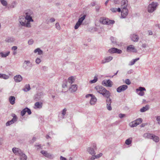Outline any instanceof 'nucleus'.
<instances>
[{"mask_svg":"<svg viewBox=\"0 0 160 160\" xmlns=\"http://www.w3.org/2000/svg\"><path fill=\"white\" fill-rule=\"evenodd\" d=\"M95 89L97 92L102 95L105 98H108L111 96L110 92L102 86H97L95 87Z\"/></svg>","mask_w":160,"mask_h":160,"instance_id":"f257e3e1","label":"nucleus"},{"mask_svg":"<svg viewBox=\"0 0 160 160\" xmlns=\"http://www.w3.org/2000/svg\"><path fill=\"white\" fill-rule=\"evenodd\" d=\"M26 21L24 16H20L18 20L19 26L20 27L30 28L31 27V23L27 22Z\"/></svg>","mask_w":160,"mask_h":160,"instance_id":"f03ea898","label":"nucleus"},{"mask_svg":"<svg viewBox=\"0 0 160 160\" xmlns=\"http://www.w3.org/2000/svg\"><path fill=\"white\" fill-rule=\"evenodd\" d=\"M33 66L32 62L28 60H24L22 64V68L26 70H30Z\"/></svg>","mask_w":160,"mask_h":160,"instance_id":"7ed1b4c3","label":"nucleus"},{"mask_svg":"<svg viewBox=\"0 0 160 160\" xmlns=\"http://www.w3.org/2000/svg\"><path fill=\"white\" fill-rule=\"evenodd\" d=\"M158 2H152L150 4L148 8V11L150 13H152L155 11L157 8V7L158 6Z\"/></svg>","mask_w":160,"mask_h":160,"instance_id":"20e7f679","label":"nucleus"},{"mask_svg":"<svg viewBox=\"0 0 160 160\" xmlns=\"http://www.w3.org/2000/svg\"><path fill=\"white\" fill-rule=\"evenodd\" d=\"M100 23L103 24H113L115 22L113 20H109L108 18H101L100 19Z\"/></svg>","mask_w":160,"mask_h":160,"instance_id":"39448f33","label":"nucleus"},{"mask_svg":"<svg viewBox=\"0 0 160 160\" xmlns=\"http://www.w3.org/2000/svg\"><path fill=\"white\" fill-rule=\"evenodd\" d=\"M32 14V12L30 11L27 12L26 13V16L24 17L26 20H27V22H28L29 23H31L30 22H33V20L32 18V17L31 15Z\"/></svg>","mask_w":160,"mask_h":160,"instance_id":"423d86ee","label":"nucleus"},{"mask_svg":"<svg viewBox=\"0 0 160 160\" xmlns=\"http://www.w3.org/2000/svg\"><path fill=\"white\" fill-rule=\"evenodd\" d=\"M146 90V89L144 88L140 87L136 89V92L140 96H143L145 94L143 91H145Z\"/></svg>","mask_w":160,"mask_h":160,"instance_id":"0eeeda50","label":"nucleus"},{"mask_svg":"<svg viewBox=\"0 0 160 160\" xmlns=\"http://www.w3.org/2000/svg\"><path fill=\"white\" fill-rule=\"evenodd\" d=\"M102 84L104 86L108 87H111L113 84L112 82L109 79L108 80H104L102 82Z\"/></svg>","mask_w":160,"mask_h":160,"instance_id":"6e6552de","label":"nucleus"},{"mask_svg":"<svg viewBox=\"0 0 160 160\" xmlns=\"http://www.w3.org/2000/svg\"><path fill=\"white\" fill-rule=\"evenodd\" d=\"M108 51L111 53H117L118 54H120L122 52L121 50L114 48L110 49Z\"/></svg>","mask_w":160,"mask_h":160,"instance_id":"1a4fd4ad","label":"nucleus"},{"mask_svg":"<svg viewBox=\"0 0 160 160\" xmlns=\"http://www.w3.org/2000/svg\"><path fill=\"white\" fill-rule=\"evenodd\" d=\"M127 50L128 52H137V49L133 45H130L128 46Z\"/></svg>","mask_w":160,"mask_h":160,"instance_id":"9d476101","label":"nucleus"},{"mask_svg":"<svg viewBox=\"0 0 160 160\" xmlns=\"http://www.w3.org/2000/svg\"><path fill=\"white\" fill-rule=\"evenodd\" d=\"M128 88V86L126 85L120 86L117 88V91L118 92H120L127 89Z\"/></svg>","mask_w":160,"mask_h":160,"instance_id":"9b49d317","label":"nucleus"},{"mask_svg":"<svg viewBox=\"0 0 160 160\" xmlns=\"http://www.w3.org/2000/svg\"><path fill=\"white\" fill-rule=\"evenodd\" d=\"M12 151L16 155L20 156L22 153V151L20 149L16 148H13Z\"/></svg>","mask_w":160,"mask_h":160,"instance_id":"f8f14e48","label":"nucleus"},{"mask_svg":"<svg viewBox=\"0 0 160 160\" xmlns=\"http://www.w3.org/2000/svg\"><path fill=\"white\" fill-rule=\"evenodd\" d=\"M41 153L45 157L49 158H52L53 157L52 154L48 153L47 151L42 150L41 151Z\"/></svg>","mask_w":160,"mask_h":160,"instance_id":"ddd939ff","label":"nucleus"},{"mask_svg":"<svg viewBox=\"0 0 160 160\" xmlns=\"http://www.w3.org/2000/svg\"><path fill=\"white\" fill-rule=\"evenodd\" d=\"M111 99L109 98H107L106 100L107 108V109L109 111H111L112 110V108L111 106Z\"/></svg>","mask_w":160,"mask_h":160,"instance_id":"4468645a","label":"nucleus"},{"mask_svg":"<svg viewBox=\"0 0 160 160\" xmlns=\"http://www.w3.org/2000/svg\"><path fill=\"white\" fill-rule=\"evenodd\" d=\"M128 9L122 10L121 18H125L128 15Z\"/></svg>","mask_w":160,"mask_h":160,"instance_id":"2eb2a0df","label":"nucleus"},{"mask_svg":"<svg viewBox=\"0 0 160 160\" xmlns=\"http://www.w3.org/2000/svg\"><path fill=\"white\" fill-rule=\"evenodd\" d=\"M97 102V99L95 96L93 95L91 97L90 101V103L91 105H94Z\"/></svg>","mask_w":160,"mask_h":160,"instance_id":"dca6fc26","label":"nucleus"},{"mask_svg":"<svg viewBox=\"0 0 160 160\" xmlns=\"http://www.w3.org/2000/svg\"><path fill=\"white\" fill-rule=\"evenodd\" d=\"M113 59V57L111 56H109L105 57L101 61V63L104 64L108 62L111 61Z\"/></svg>","mask_w":160,"mask_h":160,"instance_id":"f3484780","label":"nucleus"},{"mask_svg":"<svg viewBox=\"0 0 160 160\" xmlns=\"http://www.w3.org/2000/svg\"><path fill=\"white\" fill-rule=\"evenodd\" d=\"M77 86L76 84L72 85L69 88V90L71 92H75L77 90Z\"/></svg>","mask_w":160,"mask_h":160,"instance_id":"a211bd4d","label":"nucleus"},{"mask_svg":"<svg viewBox=\"0 0 160 160\" xmlns=\"http://www.w3.org/2000/svg\"><path fill=\"white\" fill-rule=\"evenodd\" d=\"M131 38L132 40L134 42H137L139 39L138 36L135 34L131 35Z\"/></svg>","mask_w":160,"mask_h":160,"instance_id":"6ab92c4d","label":"nucleus"},{"mask_svg":"<svg viewBox=\"0 0 160 160\" xmlns=\"http://www.w3.org/2000/svg\"><path fill=\"white\" fill-rule=\"evenodd\" d=\"M87 151L90 154L92 155H95L96 154L94 149L91 148H88L87 149Z\"/></svg>","mask_w":160,"mask_h":160,"instance_id":"aec40b11","label":"nucleus"},{"mask_svg":"<svg viewBox=\"0 0 160 160\" xmlns=\"http://www.w3.org/2000/svg\"><path fill=\"white\" fill-rule=\"evenodd\" d=\"M14 79L16 82H19L22 81V78L21 75H17L14 77Z\"/></svg>","mask_w":160,"mask_h":160,"instance_id":"412c9836","label":"nucleus"},{"mask_svg":"<svg viewBox=\"0 0 160 160\" xmlns=\"http://www.w3.org/2000/svg\"><path fill=\"white\" fill-rule=\"evenodd\" d=\"M153 134H152L150 133H144L143 136L145 138H147L150 139H152V138L153 137Z\"/></svg>","mask_w":160,"mask_h":160,"instance_id":"4be33fe9","label":"nucleus"},{"mask_svg":"<svg viewBox=\"0 0 160 160\" xmlns=\"http://www.w3.org/2000/svg\"><path fill=\"white\" fill-rule=\"evenodd\" d=\"M15 98L14 96H10L9 98V101L12 105H13L15 103Z\"/></svg>","mask_w":160,"mask_h":160,"instance_id":"5701e85b","label":"nucleus"},{"mask_svg":"<svg viewBox=\"0 0 160 160\" xmlns=\"http://www.w3.org/2000/svg\"><path fill=\"white\" fill-rule=\"evenodd\" d=\"M34 106L35 108H41L42 107V103L37 102L35 103Z\"/></svg>","mask_w":160,"mask_h":160,"instance_id":"b1692460","label":"nucleus"},{"mask_svg":"<svg viewBox=\"0 0 160 160\" xmlns=\"http://www.w3.org/2000/svg\"><path fill=\"white\" fill-rule=\"evenodd\" d=\"M110 10L113 12H121V9L120 8H111Z\"/></svg>","mask_w":160,"mask_h":160,"instance_id":"393cba45","label":"nucleus"},{"mask_svg":"<svg viewBox=\"0 0 160 160\" xmlns=\"http://www.w3.org/2000/svg\"><path fill=\"white\" fill-rule=\"evenodd\" d=\"M149 109V106L148 105H146L145 107H143L141 108L140 111L141 112H144L148 110Z\"/></svg>","mask_w":160,"mask_h":160,"instance_id":"a878e982","label":"nucleus"},{"mask_svg":"<svg viewBox=\"0 0 160 160\" xmlns=\"http://www.w3.org/2000/svg\"><path fill=\"white\" fill-rule=\"evenodd\" d=\"M20 160H27V156L23 152L20 155Z\"/></svg>","mask_w":160,"mask_h":160,"instance_id":"bb28decb","label":"nucleus"},{"mask_svg":"<svg viewBox=\"0 0 160 160\" xmlns=\"http://www.w3.org/2000/svg\"><path fill=\"white\" fill-rule=\"evenodd\" d=\"M35 53L38 52V54L39 55H41L43 54L42 51L39 48H37L35 49L34 51Z\"/></svg>","mask_w":160,"mask_h":160,"instance_id":"cd10ccee","label":"nucleus"},{"mask_svg":"<svg viewBox=\"0 0 160 160\" xmlns=\"http://www.w3.org/2000/svg\"><path fill=\"white\" fill-rule=\"evenodd\" d=\"M30 89V86L29 84L26 85L23 88L22 90L25 92H28Z\"/></svg>","mask_w":160,"mask_h":160,"instance_id":"c85d7f7f","label":"nucleus"},{"mask_svg":"<svg viewBox=\"0 0 160 160\" xmlns=\"http://www.w3.org/2000/svg\"><path fill=\"white\" fill-rule=\"evenodd\" d=\"M132 138H129L126 140L125 142V143L127 145H129L131 144L132 142Z\"/></svg>","mask_w":160,"mask_h":160,"instance_id":"c756f323","label":"nucleus"},{"mask_svg":"<svg viewBox=\"0 0 160 160\" xmlns=\"http://www.w3.org/2000/svg\"><path fill=\"white\" fill-rule=\"evenodd\" d=\"M135 121H134L131 122L129 124V126L132 128H133L134 127H136L138 125L137 123L135 122Z\"/></svg>","mask_w":160,"mask_h":160,"instance_id":"7c9ffc66","label":"nucleus"},{"mask_svg":"<svg viewBox=\"0 0 160 160\" xmlns=\"http://www.w3.org/2000/svg\"><path fill=\"white\" fill-rule=\"evenodd\" d=\"M153 137L152 138V139H153V141L156 142H158L159 141V138L158 137L153 135Z\"/></svg>","mask_w":160,"mask_h":160,"instance_id":"2f4dec72","label":"nucleus"},{"mask_svg":"<svg viewBox=\"0 0 160 160\" xmlns=\"http://www.w3.org/2000/svg\"><path fill=\"white\" fill-rule=\"evenodd\" d=\"M10 52L9 51H8L7 52L4 53L1 52L0 53V54L2 57L5 58L7 56H8L10 54Z\"/></svg>","mask_w":160,"mask_h":160,"instance_id":"473e14b6","label":"nucleus"},{"mask_svg":"<svg viewBox=\"0 0 160 160\" xmlns=\"http://www.w3.org/2000/svg\"><path fill=\"white\" fill-rule=\"evenodd\" d=\"M75 79L73 77H71L68 78V82L70 84H72L74 82Z\"/></svg>","mask_w":160,"mask_h":160,"instance_id":"72a5a7b5","label":"nucleus"},{"mask_svg":"<svg viewBox=\"0 0 160 160\" xmlns=\"http://www.w3.org/2000/svg\"><path fill=\"white\" fill-rule=\"evenodd\" d=\"M121 6H128V2L127 0H122L121 2Z\"/></svg>","mask_w":160,"mask_h":160,"instance_id":"f704fd0d","label":"nucleus"},{"mask_svg":"<svg viewBox=\"0 0 160 160\" xmlns=\"http://www.w3.org/2000/svg\"><path fill=\"white\" fill-rule=\"evenodd\" d=\"M0 2L4 6H7L8 2L6 0H0Z\"/></svg>","mask_w":160,"mask_h":160,"instance_id":"c9c22d12","label":"nucleus"},{"mask_svg":"<svg viewBox=\"0 0 160 160\" xmlns=\"http://www.w3.org/2000/svg\"><path fill=\"white\" fill-rule=\"evenodd\" d=\"M86 15H84L78 19V22L80 24H82L83 20L85 19Z\"/></svg>","mask_w":160,"mask_h":160,"instance_id":"e433bc0d","label":"nucleus"},{"mask_svg":"<svg viewBox=\"0 0 160 160\" xmlns=\"http://www.w3.org/2000/svg\"><path fill=\"white\" fill-rule=\"evenodd\" d=\"M139 59V58H136L135 59H133L130 62V63L129 64V65H132L134 64Z\"/></svg>","mask_w":160,"mask_h":160,"instance_id":"4c0bfd02","label":"nucleus"},{"mask_svg":"<svg viewBox=\"0 0 160 160\" xmlns=\"http://www.w3.org/2000/svg\"><path fill=\"white\" fill-rule=\"evenodd\" d=\"M9 77L8 75H7L4 74H1V78H3L5 79H7L9 78Z\"/></svg>","mask_w":160,"mask_h":160,"instance_id":"58836bf2","label":"nucleus"},{"mask_svg":"<svg viewBox=\"0 0 160 160\" xmlns=\"http://www.w3.org/2000/svg\"><path fill=\"white\" fill-rule=\"evenodd\" d=\"M135 122L137 123V125H138L141 123V122H142V118H139L135 120Z\"/></svg>","mask_w":160,"mask_h":160,"instance_id":"ea45409f","label":"nucleus"},{"mask_svg":"<svg viewBox=\"0 0 160 160\" xmlns=\"http://www.w3.org/2000/svg\"><path fill=\"white\" fill-rule=\"evenodd\" d=\"M13 118L11 120L12 122L13 123L16 122L17 120V116L15 114H13Z\"/></svg>","mask_w":160,"mask_h":160,"instance_id":"a19ab883","label":"nucleus"},{"mask_svg":"<svg viewBox=\"0 0 160 160\" xmlns=\"http://www.w3.org/2000/svg\"><path fill=\"white\" fill-rule=\"evenodd\" d=\"M156 118L157 123L158 124L160 125V116H156L155 117Z\"/></svg>","mask_w":160,"mask_h":160,"instance_id":"79ce46f5","label":"nucleus"},{"mask_svg":"<svg viewBox=\"0 0 160 160\" xmlns=\"http://www.w3.org/2000/svg\"><path fill=\"white\" fill-rule=\"evenodd\" d=\"M98 80V78L97 77L95 76L93 80L90 81V82L91 83H93L96 82Z\"/></svg>","mask_w":160,"mask_h":160,"instance_id":"37998d69","label":"nucleus"},{"mask_svg":"<svg viewBox=\"0 0 160 160\" xmlns=\"http://www.w3.org/2000/svg\"><path fill=\"white\" fill-rule=\"evenodd\" d=\"M67 109L66 108H64L62 111V116L63 118H64V116L66 113Z\"/></svg>","mask_w":160,"mask_h":160,"instance_id":"c03bdc74","label":"nucleus"},{"mask_svg":"<svg viewBox=\"0 0 160 160\" xmlns=\"http://www.w3.org/2000/svg\"><path fill=\"white\" fill-rule=\"evenodd\" d=\"M42 95V92L38 93L35 96L36 98H37L38 100H39L41 98L40 96H41Z\"/></svg>","mask_w":160,"mask_h":160,"instance_id":"a18cd8bd","label":"nucleus"},{"mask_svg":"<svg viewBox=\"0 0 160 160\" xmlns=\"http://www.w3.org/2000/svg\"><path fill=\"white\" fill-rule=\"evenodd\" d=\"M55 26L56 28L58 30H60L61 27L59 23L58 22H57L55 24Z\"/></svg>","mask_w":160,"mask_h":160,"instance_id":"49530a36","label":"nucleus"},{"mask_svg":"<svg viewBox=\"0 0 160 160\" xmlns=\"http://www.w3.org/2000/svg\"><path fill=\"white\" fill-rule=\"evenodd\" d=\"M81 24L77 22L74 26V29H77L80 26Z\"/></svg>","mask_w":160,"mask_h":160,"instance_id":"de8ad7c7","label":"nucleus"},{"mask_svg":"<svg viewBox=\"0 0 160 160\" xmlns=\"http://www.w3.org/2000/svg\"><path fill=\"white\" fill-rule=\"evenodd\" d=\"M26 108L24 109L21 112V114L22 116H23L26 112Z\"/></svg>","mask_w":160,"mask_h":160,"instance_id":"09e8293b","label":"nucleus"},{"mask_svg":"<svg viewBox=\"0 0 160 160\" xmlns=\"http://www.w3.org/2000/svg\"><path fill=\"white\" fill-rule=\"evenodd\" d=\"M41 61L40 58H37L36 59L35 62L37 64H38L40 63Z\"/></svg>","mask_w":160,"mask_h":160,"instance_id":"8fccbe9b","label":"nucleus"},{"mask_svg":"<svg viewBox=\"0 0 160 160\" xmlns=\"http://www.w3.org/2000/svg\"><path fill=\"white\" fill-rule=\"evenodd\" d=\"M55 19L53 18H52L50 19L48 21L47 23H49L50 22H52L55 21Z\"/></svg>","mask_w":160,"mask_h":160,"instance_id":"3c124183","label":"nucleus"},{"mask_svg":"<svg viewBox=\"0 0 160 160\" xmlns=\"http://www.w3.org/2000/svg\"><path fill=\"white\" fill-rule=\"evenodd\" d=\"M102 155V153H100L99 154H98L97 155H95V157L96 158H98Z\"/></svg>","mask_w":160,"mask_h":160,"instance_id":"603ef678","label":"nucleus"},{"mask_svg":"<svg viewBox=\"0 0 160 160\" xmlns=\"http://www.w3.org/2000/svg\"><path fill=\"white\" fill-rule=\"evenodd\" d=\"M13 123L12 122L11 120L9 121H8L6 123V125L7 126H8L11 124H12Z\"/></svg>","mask_w":160,"mask_h":160,"instance_id":"864d4df0","label":"nucleus"},{"mask_svg":"<svg viewBox=\"0 0 160 160\" xmlns=\"http://www.w3.org/2000/svg\"><path fill=\"white\" fill-rule=\"evenodd\" d=\"M26 112H27L29 115L31 114V112L30 109L28 108H26Z\"/></svg>","mask_w":160,"mask_h":160,"instance_id":"5fc2aeb1","label":"nucleus"},{"mask_svg":"<svg viewBox=\"0 0 160 160\" xmlns=\"http://www.w3.org/2000/svg\"><path fill=\"white\" fill-rule=\"evenodd\" d=\"M125 114L122 113H120L118 115V116L120 118H122L125 117Z\"/></svg>","mask_w":160,"mask_h":160,"instance_id":"6e6d98bb","label":"nucleus"},{"mask_svg":"<svg viewBox=\"0 0 160 160\" xmlns=\"http://www.w3.org/2000/svg\"><path fill=\"white\" fill-rule=\"evenodd\" d=\"M33 41L32 39H31L29 40L28 42V43L29 45H32L33 43Z\"/></svg>","mask_w":160,"mask_h":160,"instance_id":"4d7b16f0","label":"nucleus"},{"mask_svg":"<svg viewBox=\"0 0 160 160\" xmlns=\"http://www.w3.org/2000/svg\"><path fill=\"white\" fill-rule=\"evenodd\" d=\"M125 83L128 85H130L131 84V82L129 79H126L125 80Z\"/></svg>","mask_w":160,"mask_h":160,"instance_id":"13d9d810","label":"nucleus"},{"mask_svg":"<svg viewBox=\"0 0 160 160\" xmlns=\"http://www.w3.org/2000/svg\"><path fill=\"white\" fill-rule=\"evenodd\" d=\"M111 40L112 42L113 43H114L116 42V41L115 38L113 37H111Z\"/></svg>","mask_w":160,"mask_h":160,"instance_id":"bf43d9fd","label":"nucleus"},{"mask_svg":"<svg viewBox=\"0 0 160 160\" xmlns=\"http://www.w3.org/2000/svg\"><path fill=\"white\" fill-rule=\"evenodd\" d=\"M48 68L46 66H43L42 67V69L44 71L47 70Z\"/></svg>","mask_w":160,"mask_h":160,"instance_id":"052dcab7","label":"nucleus"},{"mask_svg":"<svg viewBox=\"0 0 160 160\" xmlns=\"http://www.w3.org/2000/svg\"><path fill=\"white\" fill-rule=\"evenodd\" d=\"M93 94H87L86 95L85 97L86 98H88L89 97H91L93 95Z\"/></svg>","mask_w":160,"mask_h":160,"instance_id":"680f3d73","label":"nucleus"},{"mask_svg":"<svg viewBox=\"0 0 160 160\" xmlns=\"http://www.w3.org/2000/svg\"><path fill=\"white\" fill-rule=\"evenodd\" d=\"M127 6H125V5L121 6V8L122 9V10H123L124 9H128V8H127Z\"/></svg>","mask_w":160,"mask_h":160,"instance_id":"e2e57ef3","label":"nucleus"},{"mask_svg":"<svg viewBox=\"0 0 160 160\" xmlns=\"http://www.w3.org/2000/svg\"><path fill=\"white\" fill-rule=\"evenodd\" d=\"M17 47L16 46H13L12 48V49L13 50H15L17 49Z\"/></svg>","mask_w":160,"mask_h":160,"instance_id":"0e129e2a","label":"nucleus"},{"mask_svg":"<svg viewBox=\"0 0 160 160\" xmlns=\"http://www.w3.org/2000/svg\"><path fill=\"white\" fill-rule=\"evenodd\" d=\"M95 155H92V157L90 158L91 160H94L95 158H96L95 157Z\"/></svg>","mask_w":160,"mask_h":160,"instance_id":"69168bd1","label":"nucleus"},{"mask_svg":"<svg viewBox=\"0 0 160 160\" xmlns=\"http://www.w3.org/2000/svg\"><path fill=\"white\" fill-rule=\"evenodd\" d=\"M60 160H67L65 158H64L62 156L60 157Z\"/></svg>","mask_w":160,"mask_h":160,"instance_id":"338daca9","label":"nucleus"},{"mask_svg":"<svg viewBox=\"0 0 160 160\" xmlns=\"http://www.w3.org/2000/svg\"><path fill=\"white\" fill-rule=\"evenodd\" d=\"M146 46H147V45L146 44H145V43H144V44H143L142 45V47L143 48H146Z\"/></svg>","mask_w":160,"mask_h":160,"instance_id":"774afa93","label":"nucleus"}]
</instances>
